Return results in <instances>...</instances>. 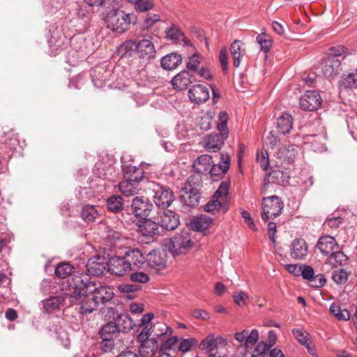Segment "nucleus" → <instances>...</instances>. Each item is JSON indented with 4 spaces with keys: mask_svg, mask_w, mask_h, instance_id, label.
I'll list each match as a JSON object with an SVG mask.
<instances>
[{
    "mask_svg": "<svg viewBox=\"0 0 357 357\" xmlns=\"http://www.w3.org/2000/svg\"><path fill=\"white\" fill-rule=\"evenodd\" d=\"M227 340L221 335H217L215 333H209L199 343V347L202 351L206 353H212L215 350L224 349L227 345Z\"/></svg>",
    "mask_w": 357,
    "mask_h": 357,
    "instance_id": "nucleus-9",
    "label": "nucleus"
},
{
    "mask_svg": "<svg viewBox=\"0 0 357 357\" xmlns=\"http://www.w3.org/2000/svg\"><path fill=\"white\" fill-rule=\"evenodd\" d=\"M108 313L112 314L109 318H112L116 324L118 328L121 329L122 332H127L130 331L135 326V323L128 314H119L114 308L109 307Z\"/></svg>",
    "mask_w": 357,
    "mask_h": 357,
    "instance_id": "nucleus-13",
    "label": "nucleus"
},
{
    "mask_svg": "<svg viewBox=\"0 0 357 357\" xmlns=\"http://www.w3.org/2000/svg\"><path fill=\"white\" fill-rule=\"evenodd\" d=\"M268 350L267 343L260 342L253 350L251 357H265V355Z\"/></svg>",
    "mask_w": 357,
    "mask_h": 357,
    "instance_id": "nucleus-56",
    "label": "nucleus"
},
{
    "mask_svg": "<svg viewBox=\"0 0 357 357\" xmlns=\"http://www.w3.org/2000/svg\"><path fill=\"white\" fill-rule=\"evenodd\" d=\"M195 82H196V79L193 75L190 74L188 70H183L172 78L171 83L174 89L183 91Z\"/></svg>",
    "mask_w": 357,
    "mask_h": 357,
    "instance_id": "nucleus-16",
    "label": "nucleus"
},
{
    "mask_svg": "<svg viewBox=\"0 0 357 357\" xmlns=\"http://www.w3.org/2000/svg\"><path fill=\"white\" fill-rule=\"evenodd\" d=\"M158 349V341L154 338L145 342L139 346V354L142 357H153Z\"/></svg>",
    "mask_w": 357,
    "mask_h": 357,
    "instance_id": "nucleus-30",
    "label": "nucleus"
},
{
    "mask_svg": "<svg viewBox=\"0 0 357 357\" xmlns=\"http://www.w3.org/2000/svg\"><path fill=\"white\" fill-rule=\"evenodd\" d=\"M181 197L183 198L185 204L188 206H195L199 203V195L198 190L195 188H190L189 191H184Z\"/></svg>",
    "mask_w": 357,
    "mask_h": 357,
    "instance_id": "nucleus-39",
    "label": "nucleus"
},
{
    "mask_svg": "<svg viewBox=\"0 0 357 357\" xmlns=\"http://www.w3.org/2000/svg\"><path fill=\"white\" fill-rule=\"evenodd\" d=\"M121 240V234L119 232L110 229L107 230L105 241L111 247L116 246Z\"/></svg>",
    "mask_w": 357,
    "mask_h": 357,
    "instance_id": "nucleus-51",
    "label": "nucleus"
},
{
    "mask_svg": "<svg viewBox=\"0 0 357 357\" xmlns=\"http://www.w3.org/2000/svg\"><path fill=\"white\" fill-rule=\"evenodd\" d=\"M167 38L174 42L184 41L185 44H188L185 41V38L183 33L177 28L173 27L167 31Z\"/></svg>",
    "mask_w": 357,
    "mask_h": 357,
    "instance_id": "nucleus-52",
    "label": "nucleus"
},
{
    "mask_svg": "<svg viewBox=\"0 0 357 357\" xmlns=\"http://www.w3.org/2000/svg\"><path fill=\"white\" fill-rule=\"evenodd\" d=\"M132 282L138 283H146L149 281V276L147 273L142 271H135L130 275Z\"/></svg>",
    "mask_w": 357,
    "mask_h": 357,
    "instance_id": "nucleus-54",
    "label": "nucleus"
},
{
    "mask_svg": "<svg viewBox=\"0 0 357 357\" xmlns=\"http://www.w3.org/2000/svg\"><path fill=\"white\" fill-rule=\"evenodd\" d=\"M121 329L118 328L114 322H109L104 325L100 330L99 334L101 339H110L114 340L119 336Z\"/></svg>",
    "mask_w": 357,
    "mask_h": 357,
    "instance_id": "nucleus-29",
    "label": "nucleus"
},
{
    "mask_svg": "<svg viewBox=\"0 0 357 357\" xmlns=\"http://www.w3.org/2000/svg\"><path fill=\"white\" fill-rule=\"evenodd\" d=\"M228 136L224 133H214L204 137V148L208 151H218L221 149Z\"/></svg>",
    "mask_w": 357,
    "mask_h": 357,
    "instance_id": "nucleus-17",
    "label": "nucleus"
},
{
    "mask_svg": "<svg viewBox=\"0 0 357 357\" xmlns=\"http://www.w3.org/2000/svg\"><path fill=\"white\" fill-rule=\"evenodd\" d=\"M123 199L118 195L109 197L107 202V206L109 211L118 212L123 208Z\"/></svg>",
    "mask_w": 357,
    "mask_h": 357,
    "instance_id": "nucleus-45",
    "label": "nucleus"
},
{
    "mask_svg": "<svg viewBox=\"0 0 357 357\" xmlns=\"http://www.w3.org/2000/svg\"><path fill=\"white\" fill-rule=\"evenodd\" d=\"M121 49L128 52H135L139 58L145 60L154 58L156 53L153 42L148 38H142L138 41L127 40L122 44Z\"/></svg>",
    "mask_w": 357,
    "mask_h": 357,
    "instance_id": "nucleus-4",
    "label": "nucleus"
},
{
    "mask_svg": "<svg viewBox=\"0 0 357 357\" xmlns=\"http://www.w3.org/2000/svg\"><path fill=\"white\" fill-rule=\"evenodd\" d=\"M304 143L310 144L311 149L315 152H322L325 150L323 143V137L317 135H307L304 138Z\"/></svg>",
    "mask_w": 357,
    "mask_h": 357,
    "instance_id": "nucleus-34",
    "label": "nucleus"
},
{
    "mask_svg": "<svg viewBox=\"0 0 357 357\" xmlns=\"http://www.w3.org/2000/svg\"><path fill=\"white\" fill-rule=\"evenodd\" d=\"M105 22L108 29L122 33L129 29L131 20L130 14L123 10L113 8L108 12Z\"/></svg>",
    "mask_w": 357,
    "mask_h": 357,
    "instance_id": "nucleus-5",
    "label": "nucleus"
},
{
    "mask_svg": "<svg viewBox=\"0 0 357 357\" xmlns=\"http://www.w3.org/2000/svg\"><path fill=\"white\" fill-rule=\"evenodd\" d=\"M322 99L316 91H307L300 99V106L303 110L314 111L320 108Z\"/></svg>",
    "mask_w": 357,
    "mask_h": 357,
    "instance_id": "nucleus-11",
    "label": "nucleus"
},
{
    "mask_svg": "<svg viewBox=\"0 0 357 357\" xmlns=\"http://www.w3.org/2000/svg\"><path fill=\"white\" fill-rule=\"evenodd\" d=\"M229 120V115L225 112H221L218 114V121L217 128L219 132L222 134L225 133L228 136L229 130L227 128V122Z\"/></svg>",
    "mask_w": 357,
    "mask_h": 357,
    "instance_id": "nucleus-48",
    "label": "nucleus"
},
{
    "mask_svg": "<svg viewBox=\"0 0 357 357\" xmlns=\"http://www.w3.org/2000/svg\"><path fill=\"white\" fill-rule=\"evenodd\" d=\"M278 157L284 161L290 163L293 162L298 155V147L295 145H289L279 149Z\"/></svg>",
    "mask_w": 357,
    "mask_h": 357,
    "instance_id": "nucleus-31",
    "label": "nucleus"
},
{
    "mask_svg": "<svg viewBox=\"0 0 357 357\" xmlns=\"http://www.w3.org/2000/svg\"><path fill=\"white\" fill-rule=\"evenodd\" d=\"M201 63V57L197 54H195L192 56L188 58V61L186 63V68L188 70L197 71V68Z\"/></svg>",
    "mask_w": 357,
    "mask_h": 357,
    "instance_id": "nucleus-57",
    "label": "nucleus"
},
{
    "mask_svg": "<svg viewBox=\"0 0 357 357\" xmlns=\"http://www.w3.org/2000/svg\"><path fill=\"white\" fill-rule=\"evenodd\" d=\"M146 262L152 269L161 270L166 264L165 254L158 251L150 252L147 255Z\"/></svg>",
    "mask_w": 357,
    "mask_h": 357,
    "instance_id": "nucleus-23",
    "label": "nucleus"
},
{
    "mask_svg": "<svg viewBox=\"0 0 357 357\" xmlns=\"http://www.w3.org/2000/svg\"><path fill=\"white\" fill-rule=\"evenodd\" d=\"M257 160L262 169L266 170L269 165L268 153L266 150H261L257 154Z\"/></svg>",
    "mask_w": 357,
    "mask_h": 357,
    "instance_id": "nucleus-59",
    "label": "nucleus"
},
{
    "mask_svg": "<svg viewBox=\"0 0 357 357\" xmlns=\"http://www.w3.org/2000/svg\"><path fill=\"white\" fill-rule=\"evenodd\" d=\"M107 263L104 257L96 255L91 257L88 260L86 267L89 274L100 275L103 274L105 271Z\"/></svg>",
    "mask_w": 357,
    "mask_h": 357,
    "instance_id": "nucleus-21",
    "label": "nucleus"
},
{
    "mask_svg": "<svg viewBox=\"0 0 357 357\" xmlns=\"http://www.w3.org/2000/svg\"><path fill=\"white\" fill-rule=\"evenodd\" d=\"M109 271L112 274L122 276L130 271V264L127 261L126 256H114L109 259L107 263Z\"/></svg>",
    "mask_w": 357,
    "mask_h": 357,
    "instance_id": "nucleus-12",
    "label": "nucleus"
},
{
    "mask_svg": "<svg viewBox=\"0 0 357 357\" xmlns=\"http://www.w3.org/2000/svg\"><path fill=\"white\" fill-rule=\"evenodd\" d=\"M249 298V296L244 291H236L233 294V299L234 303L240 306L243 307L246 305V301Z\"/></svg>",
    "mask_w": 357,
    "mask_h": 357,
    "instance_id": "nucleus-58",
    "label": "nucleus"
},
{
    "mask_svg": "<svg viewBox=\"0 0 357 357\" xmlns=\"http://www.w3.org/2000/svg\"><path fill=\"white\" fill-rule=\"evenodd\" d=\"M256 40L263 52L266 53L270 50V48L272 46V39L266 33H260L257 36Z\"/></svg>",
    "mask_w": 357,
    "mask_h": 357,
    "instance_id": "nucleus-47",
    "label": "nucleus"
},
{
    "mask_svg": "<svg viewBox=\"0 0 357 357\" xmlns=\"http://www.w3.org/2000/svg\"><path fill=\"white\" fill-rule=\"evenodd\" d=\"M135 8L137 12H146L153 8L152 0H137L134 3Z\"/></svg>",
    "mask_w": 357,
    "mask_h": 357,
    "instance_id": "nucleus-53",
    "label": "nucleus"
},
{
    "mask_svg": "<svg viewBox=\"0 0 357 357\" xmlns=\"http://www.w3.org/2000/svg\"><path fill=\"white\" fill-rule=\"evenodd\" d=\"M347 260V256L340 251H333L329 255L328 263L333 266H342Z\"/></svg>",
    "mask_w": 357,
    "mask_h": 357,
    "instance_id": "nucleus-44",
    "label": "nucleus"
},
{
    "mask_svg": "<svg viewBox=\"0 0 357 357\" xmlns=\"http://www.w3.org/2000/svg\"><path fill=\"white\" fill-rule=\"evenodd\" d=\"M317 248L324 255H329L335 248H337V244L335 239L331 236H324L319 238Z\"/></svg>",
    "mask_w": 357,
    "mask_h": 357,
    "instance_id": "nucleus-24",
    "label": "nucleus"
},
{
    "mask_svg": "<svg viewBox=\"0 0 357 357\" xmlns=\"http://www.w3.org/2000/svg\"><path fill=\"white\" fill-rule=\"evenodd\" d=\"M158 223L163 229L169 231L175 229L179 225L178 216L169 210H162L158 212Z\"/></svg>",
    "mask_w": 357,
    "mask_h": 357,
    "instance_id": "nucleus-14",
    "label": "nucleus"
},
{
    "mask_svg": "<svg viewBox=\"0 0 357 357\" xmlns=\"http://www.w3.org/2000/svg\"><path fill=\"white\" fill-rule=\"evenodd\" d=\"M73 266L69 263H61L55 268V274L61 278H65L73 272Z\"/></svg>",
    "mask_w": 357,
    "mask_h": 357,
    "instance_id": "nucleus-46",
    "label": "nucleus"
},
{
    "mask_svg": "<svg viewBox=\"0 0 357 357\" xmlns=\"http://www.w3.org/2000/svg\"><path fill=\"white\" fill-rule=\"evenodd\" d=\"M212 218L202 215L198 217H195L191 222V227L193 230L197 231H203L207 229L212 224Z\"/></svg>",
    "mask_w": 357,
    "mask_h": 357,
    "instance_id": "nucleus-33",
    "label": "nucleus"
},
{
    "mask_svg": "<svg viewBox=\"0 0 357 357\" xmlns=\"http://www.w3.org/2000/svg\"><path fill=\"white\" fill-rule=\"evenodd\" d=\"M340 88L344 89H354L357 86V72L349 73L343 74L339 81Z\"/></svg>",
    "mask_w": 357,
    "mask_h": 357,
    "instance_id": "nucleus-35",
    "label": "nucleus"
},
{
    "mask_svg": "<svg viewBox=\"0 0 357 357\" xmlns=\"http://www.w3.org/2000/svg\"><path fill=\"white\" fill-rule=\"evenodd\" d=\"M151 328L148 326H146L142 331L137 335V340L143 344L145 342L150 340L149 336L151 335Z\"/></svg>",
    "mask_w": 357,
    "mask_h": 357,
    "instance_id": "nucleus-60",
    "label": "nucleus"
},
{
    "mask_svg": "<svg viewBox=\"0 0 357 357\" xmlns=\"http://www.w3.org/2000/svg\"><path fill=\"white\" fill-rule=\"evenodd\" d=\"M68 282L72 287L69 301L72 305L79 306V313L82 314L91 313L99 304H106L114 296V292L109 287H96L86 273L74 275Z\"/></svg>",
    "mask_w": 357,
    "mask_h": 357,
    "instance_id": "nucleus-1",
    "label": "nucleus"
},
{
    "mask_svg": "<svg viewBox=\"0 0 357 357\" xmlns=\"http://www.w3.org/2000/svg\"><path fill=\"white\" fill-rule=\"evenodd\" d=\"M123 178L139 183L144 178V172L140 167L131 165L125 166L123 167Z\"/></svg>",
    "mask_w": 357,
    "mask_h": 357,
    "instance_id": "nucleus-26",
    "label": "nucleus"
},
{
    "mask_svg": "<svg viewBox=\"0 0 357 357\" xmlns=\"http://www.w3.org/2000/svg\"><path fill=\"white\" fill-rule=\"evenodd\" d=\"M131 207L135 216L145 219L149 215L152 204L144 197H136L132 200Z\"/></svg>",
    "mask_w": 357,
    "mask_h": 357,
    "instance_id": "nucleus-15",
    "label": "nucleus"
},
{
    "mask_svg": "<svg viewBox=\"0 0 357 357\" xmlns=\"http://www.w3.org/2000/svg\"><path fill=\"white\" fill-rule=\"evenodd\" d=\"M188 97L195 103H203L209 98V91L204 85L195 84L189 89Z\"/></svg>",
    "mask_w": 357,
    "mask_h": 357,
    "instance_id": "nucleus-19",
    "label": "nucleus"
},
{
    "mask_svg": "<svg viewBox=\"0 0 357 357\" xmlns=\"http://www.w3.org/2000/svg\"><path fill=\"white\" fill-rule=\"evenodd\" d=\"M213 160L211 156L209 155H202L199 156L193 162V168L198 176H192L188 179V182H192L196 178L197 181H200V174H207L211 165Z\"/></svg>",
    "mask_w": 357,
    "mask_h": 357,
    "instance_id": "nucleus-10",
    "label": "nucleus"
},
{
    "mask_svg": "<svg viewBox=\"0 0 357 357\" xmlns=\"http://www.w3.org/2000/svg\"><path fill=\"white\" fill-rule=\"evenodd\" d=\"M314 271L313 268L310 266L304 265L301 266V275L304 279L311 282V280L314 278Z\"/></svg>",
    "mask_w": 357,
    "mask_h": 357,
    "instance_id": "nucleus-61",
    "label": "nucleus"
},
{
    "mask_svg": "<svg viewBox=\"0 0 357 357\" xmlns=\"http://www.w3.org/2000/svg\"><path fill=\"white\" fill-rule=\"evenodd\" d=\"M182 63V56L176 53H170L160 60L161 66L167 70L176 68Z\"/></svg>",
    "mask_w": 357,
    "mask_h": 357,
    "instance_id": "nucleus-27",
    "label": "nucleus"
},
{
    "mask_svg": "<svg viewBox=\"0 0 357 357\" xmlns=\"http://www.w3.org/2000/svg\"><path fill=\"white\" fill-rule=\"evenodd\" d=\"M283 207L284 204L279 197L273 195L264 197L262 200L261 218L268 221L270 218L279 216Z\"/></svg>",
    "mask_w": 357,
    "mask_h": 357,
    "instance_id": "nucleus-7",
    "label": "nucleus"
},
{
    "mask_svg": "<svg viewBox=\"0 0 357 357\" xmlns=\"http://www.w3.org/2000/svg\"><path fill=\"white\" fill-rule=\"evenodd\" d=\"M98 210L93 205H87L83 207L81 215L85 222H93L98 216Z\"/></svg>",
    "mask_w": 357,
    "mask_h": 357,
    "instance_id": "nucleus-43",
    "label": "nucleus"
},
{
    "mask_svg": "<svg viewBox=\"0 0 357 357\" xmlns=\"http://www.w3.org/2000/svg\"><path fill=\"white\" fill-rule=\"evenodd\" d=\"M288 176L280 169L272 170L264 178L263 188L264 190L268 187L269 183L284 185L287 182Z\"/></svg>",
    "mask_w": 357,
    "mask_h": 357,
    "instance_id": "nucleus-25",
    "label": "nucleus"
},
{
    "mask_svg": "<svg viewBox=\"0 0 357 357\" xmlns=\"http://www.w3.org/2000/svg\"><path fill=\"white\" fill-rule=\"evenodd\" d=\"M139 229L143 236L148 237L153 236L158 233V224L151 220H146Z\"/></svg>",
    "mask_w": 357,
    "mask_h": 357,
    "instance_id": "nucleus-38",
    "label": "nucleus"
},
{
    "mask_svg": "<svg viewBox=\"0 0 357 357\" xmlns=\"http://www.w3.org/2000/svg\"><path fill=\"white\" fill-rule=\"evenodd\" d=\"M197 346L198 341L194 337L181 338L177 348L180 353L185 354L194 350Z\"/></svg>",
    "mask_w": 357,
    "mask_h": 357,
    "instance_id": "nucleus-36",
    "label": "nucleus"
},
{
    "mask_svg": "<svg viewBox=\"0 0 357 357\" xmlns=\"http://www.w3.org/2000/svg\"><path fill=\"white\" fill-rule=\"evenodd\" d=\"M241 42L239 40H234L230 46V52L234 59V66L238 68L241 63V58L243 56V53L241 48Z\"/></svg>",
    "mask_w": 357,
    "mask_h": 357,
    "instance_id": "nucleus-41",
    "label": "nucleus"
},
{
    "mask_svg": "<svg viewBox=\"0 0 357 357\" xmlns=\"http://www.w3.org/2000/svg\"><path fill=\"white\" fill-rule=\"evenodd\" d=\"M347 127L349 130L351 135L354 139L357 137V114L352 112L351 115L348 116L347 119Z\"/></svg>",
    "mask_w": 357,
    "mask_h": 357,
    "instance_id": "nucleus-50",
    "label": "nucleus"
},
{
    "mask_svg": "<svg viewBox=\"0 0 357 357\" xmlns=\"http://www.w3.org/2000/svg\"><path fill=\"white\" fill-rule=\"evenodd\" d=\"M229 183L222 182L213 195V199L204 206V210L210 213H225L229 209L228 194Z\"/></svg>",
    "mask_w": 357,
    "mask_h": 357,
    "instance_id": "nucleus-3",
    "label": "nucleus"
},
{
    "mask_svg": "<svg viewBox=\"0 0 357 357\" xmlns=\"http://www.w3.org/2000/svg\"><path fill=\"white\" fill-rule=\"evenodd\" d=\"M119 186L120 191L126 197L134 196L138 194L142 189L139 183L126 178L119 183Z\"/></svg>",
    "mask_w": 357,
    "mask_h": 357,
    "instance_id": "nucleus-28",
    "label": "nucleus"
},
{
    "mask_svg": "<svg viewBox=\"0 0 357 357\" xmlns=\"http://www.w3.org/2000/svg\"><path fill=\"white\" fill-rule=\"evenodd\" d=\"M228 171V167L226 165H220V164H213L208 172L210 174L211 178L213 181L220 180L224 174Z\"/></svg>",
    "mask_w": 357,
    "mask_h": 357,
    "instance_id": "nucleus-40",
    "label": "nucleus"
},
{
    "mask_svg": "<svg viewBox=\"0 0 357 357\" xmlns=\"http://www.w3.org/2000/svg\"><path fill=\"white\" fill-rule=\"evenodd\" d=\"M114 340L110 339H102L100 342V348L103 352H110L114 349Z\"/></svg>",
    "mask_w": 357,
    "mask_h": 357,
    "instance_id": "nucleus-63",
    "label": "nucleus"
},
{
    "mask_svg": "<svg viewBox=\"0 0 357 357\" xmlns=\"http://www.w3.org/2000/svg\"><path fill=\"white\" fill-rule=\"evenodd\" d=\"M347 55V49L342 45L328 49L327 56L321 63L322 74L325 77H333L342 70L341 63Z\"/></svg>",
    "mask_w": 357,
    "mask_h": 357,
    "instance_id": "nucleus-2",
    "label": "nucleus"
},
{
    "mask_svg": "<svg viewBox=\"0 0 357 357\" xmlns=\"http://www.w3.org/2000/svg\"><path fill=\"white\" fill-rule=\"evenodd\" d=\"M293 119L290 114L283 113L277 121V127L280 133H289L292 128Z\"/></svg>",
    "mask_w": 357,
    "mask_h": 357,
    "instance_id": "nucleus-32",
    "label": "nucleus"
},
{
    "mask_svg": "<svg viewBox=\"0 0 357 357\" xmlns=\"http://www.w3.org/2000/svg\"><path fill=\"white\" fill-rule=\"evenodd\" d=\"M147 188L153 192L155 204L162 210L169 207L174 201L173 192L155 182H148Z\"/></svg>",
    "mask_w": 357,
    "mask_h": 357,
    "instance_id": "nucleus-6",
    "label": "nucleus"
},
{
    "mask_svg": "<svg viewBox=\"0 0 357 357\" xmlns=\"http://www.w3.org/2000/svg\"><path fill=\"white\" fill-rule=\"evenodd\" d=\"M64 299L62 296H51L43 301V307L47 312L51 313L59 309Z\"/></svg>",
    "mask_w": 357,
    "mask_h": 357,
    "instance_id": "nucleus-37",
    "label": "nucleus"
},
{
    "mask_svg": "<svg viewBox=\"0 0 357 357\" xmlns=\"http://www.w3.org/2000/svg\"><path fill=\"white\" fill-rule=\"evenodd\" d=\"M332 278L335 283L341 284L347 281L348 275L344 269L341 268L333 273Z\"/></svg>",
    "mask_w": 357,
    "mask_h": 357,
    "instance_id": "nucleus-55",
    "label": "nucleus"
},
{
    "mask_svg": "<svg viewBox=\"0 0 357 357\" xmlns=\"http://www.w3.org/2000/svg\"><path fill=\"white\" fill-rule=\"evenodd\" d=\"M171 241L170 251L174 256L186 254L192 245L190 234L187 231H183L181 234L176 235Z\"/></svg>",
    "mask_w": 357,
    "mask_h": 357,
    "instance_id": "nucleus-8",
    "label": "nucleus"
},
{
    "mask_svg": "<svg viewBox=\"0 0 357 357\" xmlns=\"http://www.w3.org/2000/svg\"><path fill=\"white\" fill-rule=\"evenodd\" d=\"M290 256L295 260H303L308 254V245L303 238H296L290 245Z\"/></svg>",
    "mask_w": 357,
    "mask_h": 357,
    "instance_id": "nucleus-18",
    "label": "nucleus"
},
{
    "mask_svg": "<svg viewBox=\"0 0 357 357\" xmlns=\"http://www.w3.org/2000/svg\"><path fill=\"white\" fill-rule=\"evenodd\" d=\"M292 333L296 340L303 346L307 344L310 341V334L303 328H294Z\"/></svg>",
    "mask_w": 357,
    "mask_h": 357,
    "instance_id": "nucleus-49",
    "label": "nucleus"
},
{
    "mask_svg": "<svg viewBox=\"0 0 357 357\" xmlns=\"http://www.w3.org/2000/svg\"><path fill=\"white\" fill-rule=\"evenodd\" d=\"M234 339L240 343H244L246 348L251 347L257 343L259 339V332L257 329H252L249 332L247 329H243L234 333Z\"/></svg>",
    "mask_w": 357,
    "mask_h": 357,
    "instance_id": "nucleus-20",
    "label": "nucleus"
},
{
    "mask_svg": "<svg viewBox=\"0 0 357 357\" xmlns=\"http://www.w3.org/2000/svg\"><path fill=\"white\" fill-rule=\"evenodd\" d=\"M178 342H179L177 336H172L166 340L160 347L161 350L172 349Z\"/></svg>",
    "mask_w": 357,
    "mask_h": 357,
    "instance_id": "nucleus-62",
    "label": "nucleus"
},
{
    "mask_svg": "<svg viewBox=\"0 0 357 357\" xmlns=\"http://www.w3.org/2000/svg\"><path fill=\"white\" fill-rule=\"evenodd\" d=\"M219 60L222 70L227 72L228 69V56L227 54V50L225 48H223L220 50L219 54Z\"/></svg>",
    "mask_w": 357,
    "mask_h": 357,
    "instance_id": "nucleus-64",
    "label": "nucleus"
},
{
    "mask_svg": "<svg viewBox=\"0 0 357 357\" xmlns=\"http://www.w3.org/2000/svg\"><path fill=\"white\" fill-rule=\"evenodd\" d=\"M330 312L340 321L349 319V312L346 309H342L338 304L333 303L330 307Z\"/></svg>",
    "mask_w": 357,
    "mask_h": 357,
    "instance_id": "nucleus-42",
    "label": "nucleus"
},
{
    "mask_svg": "<svg viewBox=\"0 0 357 357\" xmlns=\"http://www.w3.org/2000/svg\"><path fill=\"white\" fill-rule=\"evenodd\" d=\"M127 261L130 264V269L132 268H142L146 263L147 257L139 249H132L126 252L125 254Z\"/></svg>",
    "mask_w": 357,
    "mask_h": 357,
    "instance_id": "nucleus-22",
    "label": "nucleus"
}]
</instances>
